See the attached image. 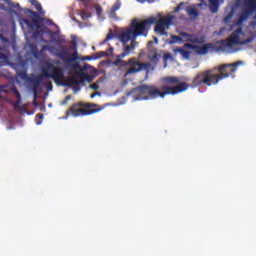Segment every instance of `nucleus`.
<instances>
[{
	"instance_id": "b1692460",
	"label": "nucleus",
	"mask_w": 256,
	"mask_h": 256,
	"mask_svg": "<svg viewBox=\"0 0 256 256\" xmlns=\"http://www.w3.org/2000/svg\"><path fill=\"white\" fill-rule=\"evenodd\" d=\"M46 87H47V91H53V84H51V82H48L46 84Z\"/></svg>"
},
{
	"instance_id": "dca6fc26",
	"label": "nucleus",
	"mask_w": 256,
	"mask_h": 256,
	"mask_svg": "<svg viewBox=\"0 0 256 256\" xmlns=\"http://www.w3.org/2000/svg\"><path fill=\"white\" fill-rule=\"evenodd\" d=\"M30 3L37 9V11H39L40 15H45V12H43V7L37 0H30Z\"/></svg>"
},
{
	"instance_id": "7c9ffc66",
	"label": "nucleus",
	"mask_w": 256,
	"mask_h": 256,
	"mask_svg": "<svg viewBox=\"0 0 256 256\" xmlns=\"http://www.w3.org/2000/svg\"><path fill=\"white\" fill-rule=\"evenodd\" d=\"M154 41L156 44L159 43V40L157 39V37H154Z\"/></svg>"
},
{
	"instance_id": "f8f14e48",
	"label": "nucleus",
	"mask_w": 256,
	"mask_h": 256,
	"mask_svg": "<svg viewBox=\"0 0 256 256\" xmlns=\"http://www.w3.org/2000/svg\"><path fill=\"white\" fill-rule=\"evenodd\" d=\"M124 65H130V69H128L125 73V77L127 75H132L133 73H139V71H143V69H147L151 63H139L137 59L131 58L127 62H123Z\"/></svg>"
},
{
	"instance_id": "a211bd4d",
	"label": "nucleus",
	"mask_w": 256,
	"mask_h": 256,
	"mask_svg": "<svg viewBox=\"0 0 256 256\" xmlns=\"http://www.w3.org/2000/svg\"><path fill=\"white\" fill-rule=\"evenodd\" d=\"M109 49L106 52H100V55L98 57H95L94 59H99L101 57H105V55H112L114 48L111 46V43H108Z\"/></svg>"
},
{
	"instance_id": "473e14b6",
	"label": "nucleus",
	"mask_w": 256,
	"mask_h": 256,
	"mask_svg": "<svg viewBox=\"0 0 256 256\" xmlns=\"http://www.w3.org/2000/svg\"><path fill=\"white\" fill-rule=\"evenodd\" d=\"M69 99H71V96H67V97L65 98L66 101H69Z\"/></svg>"
},
{
	"instance_id": "c9c22d12",
	"label": "nucleus",
	"mask_w": 256,
	"mask_h": 256,
	"mask_svg": "<svg viewBox=\"0 0 256 256\" xmlns=\"http://www.w3.org/2000/svg\"><path fill=\"white\" fill-rule=\"evenodd\" d=\"M43 42H44V43H47V41H46V40H43Z\"/></svg>"
},
{
	"instance_id": "c756f323",
	"label": "nucleus",
	"mask_w": 256,
	"mask_h": 256,
	"mask_svg": "<svg viewBox=\"0 0 256 256\" xmlns=\"http://www.w3.org/2000/svg\"><path fill=\"white\" fill-rule=\"evenodd\" d=\"M138 3H145L146 0H136Z\"/></svg>"
},
{
	"instance_id": "f3484780",
	"label": "nucleus",
	"mask_w": 256,
	"mask_h": 256,
	"mask_svg": "<svg viewBox=\"0 0 256 256\" xmlns=\"http://www.w3.org/2000/svg\"><path fill=\"white\" fill-rule=\"evenodd\" d=\"M115 34H113V31L110 30V33L106 36V38L100 42V45H105L106 43H109V41H115Z\"/></svg>"
},
{
	"instance_id": "e433bc0d",
	"label": "nucleus",
	"mask_w": 256,
	"mask_h": 256,
	"mask_svg": "<svg viewBox=\"0 0 256 256\" xmlns=\"http://www.w3.org/2000/svg\"><path fill=\"white\" fill-rule=\"evenodd\" d=\"M176 9H177V11H178L179 7H177Z\"/></svg>"
},
{
	"instance_id": "9d476101",
	"label": "nucleus",
	"mask_w": 256,
	"mask_h": 256,
	"mask_svg": "<svg viewBox=\"0 0 256 256\" xmlns=\"http://www.w3.org/2000/svg\"><path fill=\"white\" fill-rule=\"evenodd\" d=\"M187 49H193L198 55H207L209 49H211V44H206L203 46H195L193 44H185L183 48H177L174 50V53L177 55L179 53L182 59H189L191 57V51Z\"/></svg>"
},
{
	"instance_id": "39448f33",
	"label": "nucleus",
	"mask_w": 256,
	"mask_h": 256,
	"mask_svg": "<svg viewBox=\"0 0 256 256\" xmlns=\"http://www.w3.org/2000/svg\"><path fill=\"white\" fill-rule=\"evenodd\" d=\"M20 25L24 31L25 39H26V45L24 49L28 53V55H32L34 59H37L38 61H40L41 68L43 67V64L47 63V61H50V63L59 61V60H53L49 58L47 54H45V51L49 49V46L47 45L43 46L40 51H37V45L29 41L30 35H32V39H34V41H37V39H39V35H41V32H39V30L35 31V28L37 27V23L35 21L20 19Z\"/></svg>"
},
{
	"instance_id": "6ab92c4d",
	"label": "nucleus",
	"mask_w": 256,
	"mask_h": 256,
	"mask_svg": "<svg viewBox=\"0 0 256 256\" xmlns=\"http://www.w3.org/2000/svg\"><path fill=\"white\" fill-rule=\"evenodd\" d=\"M235 15V10H231L226 17L223 19V23L227 24V23H231V21H233V17Z\"/></svg>"
},
{
	"instance_id": "2f4dec72",
	"label": "nucleus",
	"mask_w": 256,
	"mask_h": 256,
	"mask_svg": "<svg viewBox=\"0 0 256 256\" xmlns=\"http://www.w3.org/2000/svg\"><path fill=\"white\" fill-rule=\"evenodd\" d=\"M62 105H67V100L66 99L62 102Z\"/></svg>"
},
{
	"instance_id": "c85d7f7f",
	"label": "nucleus",
	"mask_w": 256,
	"mask_h": 256,
	"mask_svg": "<svg viewBox=\"0 0 256 256\" xmlns=\"http://www.w3.org/2000/svg\"><path fill=\"white\" fill-rule=\"evenodd\" d=\"M165 59H171V54H167V55L165 56Z\"/></svg>"
},
{
	"instance_id": "f257e3e1",
	"label": "nucleus",
	"mask_w": 256,
	"mask_h": 256,
	"mask_svg": "<svg viewBox=\"0 0 256 256\" xmlns=\"http://www.w3.org/2000/svg\"><path fill=\"white\" fill-rule=\"evenodd\" d=\"M0 41L2 47L0 46V67L5 65H14V69L17 73V77L22 79V81H27L32 87L34 97H37V93H41V83H43V78L53 79L55 83H59L65 79V72L63 67H61V61H46L41 68L42 74L34 75L32 77H27V65L29 64V58L23 60L20 55L13 56L9 53L11 50L13 53H17V42L15 37L11 40L3 37V30L0 31Z\"/></svg>"
},
{
	"instance_id": "412c9836",
	"label": "nucleus",
	"mask_w": 256,
	"mask_h": 256,
	"mask_svg": "<svg viewBox=\"0 0 256 256\" xmlns=\"http://www.w3.org/2000/svg\"><path fill=\"white\" fill-rule=\"evenodd\" d=\"M158 62H159V57L157 56V53H154L152 57H150V63L152 65H157Z\"/></svg>"
},
{
	"instance_id": "20e7f679",
	"label": "nucleus",
	"mask_w": 256,
	"mask_h": 256,
	"mask_svg": "<svg viewBox=\"0 0 256 256\" xmlns=\"http://www.w3.org/2000/svg\"><path fill=\"white\" fill-rule=\"evenodd\" d=\"M163 86L161 90L154 86L142 85L132 90L130 95H136L134 101H147L149 99H157V97H165V95H178L189 89V85L175 76L165 77L162 80Z\"/></svg>"
},
{
	"instance_id": "5701e85b",
	"label": "nucleus",
	"mask_w": 256,
	"mask_h": 256,
	"mask_svg": "<svg viewBox=\"0 0 256 256\" xmlns=\"http://www.w3.org/2000/svg\"><path fill=\"white\" fill-rule=\"evenodd\" d=\"M42 122H43V114H38L36 116V125H41Z\"/></svg>"
},
{
	"instance_id": "72a5a7b5",
	"label": "nucleus",
	"mask_w": 256,
	"mask_h": 256,
	"mask_svg": "<svg viewBox=\"0 0 256 256\" xmlns=\"http://www.w3.org/2000/svg\"><path fill=\"white\" fill-rule=\"evenodd\" d=\"M82 1H83V3H87L88 0H82Z\"/></svg>"
},
{
	"instance_id": "a878e982",
	"label": "nucleus",
	"mask_w": 256,
	"mask_h": 256,
	"mask_svg": "<svg viewBox=\"0 0 256 256\" xmlns=\"http://www.w3.org/2000/svg\"><path fill=\"white\" fill-rule=\"evenodd\" d=\"M97 95H99V92H95V93L91 94V99H95V97H97Z\"/></svg>"
},
{
	"instance_id": "ddd939ff",
	"label": "nucleus",
	"mask_w": 256,
	"mask_h": 256,
	"mask_svg": "<svg viewBox=\"0 0 256 256\" xmlns=\"http://www.w3.org/2000/svg\"><path fill=\"white\" fill-rule=\"evenodd\" d=\"M13 93L14 97H16V101L14 103L15 109H19L21 107V93H19V90L15 88V84L9 83L0 85V93Z\"/></svg>"
},
{
	"instance_id": "7ed1b4c3",
	"label": "nucleus",
	"mask_w": 256,
	"mask_h": 256,
	"mask_svg": "<svg viewBox=\"0 0 256 256\" xmlns=\"http://www.w3.org/2000/svg\"><path fill=\"white\" fill-rule=\"evenodd\" d=\"M235 5L241 7L242 11L233 20L231 29L238 28L232 32L229 38L219 43L218 51L223 53H237V51H241L239 45H249L256 37L251 30L242 28L248 19H256V0H236Z\"/></svg>"
},
{
	"instance_id": "9b49d317",
	"label": "nucleus",
	"mask_w": 256,
	"mask_h": 256,
	"mask_svg": "<svg viewBox=\"0 0 256 256\" xmlns=\"http://www.w3.org/2000/svg\"><path fill=\"white\" fill-rule=\"evenodd\" d=\"M101 111V108L97 110H87L85 108H81L80 104H74L66 113V117L64 119H67L70 115L73 117H85V115H93V113H97Z\"/></svg>"
},
{
	"instance_id": "2eb2a0df",
	"label": "nucleus",
	"mask_w": 256,
	"mask_h": 256,
	"mask_svg": "<svg viewBox=\"0 0 256 256\" xmlns=\"http://www.w3.org/2000/svg\"><path fill=\"white\" fill-rule=\"evenodd\" d=\"M119 9H121V0H115L114 4L110 8H108L107 15L111 19H115V17H117V11H119Z\"/></svg>"
},
{
	"instance_id": "f704fd0d",
	"label": "nucleus",
	"mask_w": 256,
	"mask_h": 256,
	"mask_svg": "<svg viewBox=\"0 0 256 256\" xmlns=\"http://www.w3.org/2000/svg\"><path fill=\"white\" fill-rule=\"evenodd\" d=\"M148 43H149V45H151V43H153V42H152V41H149Z\"/></svg>"
},
{
	"instance_id": "393cba45",
	"label": "nucleus",
	"mask_w": 256,
	"mask_h": 256,
	"mask_svg": "<svg viewBox=\"0 0 256 256\" xmlns=\"http://www.w3.org/2000/svg\"><path fill=\"white\" fill-rule=\"evenodd\" d=\"M90 89H93L94 91H97V89H99V85L98 84H91L90 85Z\"/></svg>"
},
{
	"instance_id": "423d86ee",
	"label": "nucleus",
	"mask_w": 256,
	"mask_h": 256,
	"mask_svg": "<svg viewBox=\"0 0 256 256\" xmlns=\"http://www.w3.org/2000/svg\"><path fill=\"white\" fill-rule=\"evenodd\" d=\"M239 65H243V61L219 66V74L213 73V70L201 72L194 78L192 85L193 87H199V85H207L208 87H211V85H217V83L222 79H227V77H229V73H235L236 69L233 67H239Z\"/></svg>"
},
{
	"instance_id": "bb28decb",
	"label": "nucleus",
	"mask_w": 256,
	"mask_h": 256,
	"mask_svg": "<svg viewBox=\"0 0 256 256\" xmlns=\"http://www.w3.org/2000/svg\"><path fill=\"white\" fill-rule=\"evenodd\" d=\"M256 23L255 22H251L250 23V27H252V29H255Z\"/></svg>"
},
{
	"instance_id": "f03ea898",
	"label": "nucleus",
	"mask_w": 256,
	"mask_h": 256,
	"mask_svg": "<svg viewBox=\"0 0 256 256\" xmlns=\"http://www.w3.org/2000/svg\"><path fill=\"white\" fill-rule=\"evenodd\" d=\"M173 19H175V16L171 14L163 17L161 13H158L144 21L137 19L132 20L130 27L121 30L116 36V39L123 45V52L116 56L117 60L114 62V65H121V63H123L121 59L129 57L131 51H135L138 45L137 37H147L151 25H155L156 23L154 28L155 33L167 37V30L173 25Z\"/></svg>"
},
{
	"instance_id": "4468645a",
	"label": "nucleus",
	"mask_w": 256,
	"mask_h": 256,
	"mask_svg": "<svg viewBox=\"0 0 256 256\" xmlns=\"http://www.w3.org/2000/svg\"><path fill=\"white\" fill-rule=\"evenodd\" d=\"M183 41L190 42V43H199V38L195 35H190L185 32L180 33V36L172 35L171 39L169 40V45H173L175 43H183Z\"/></svg>"
},
{
	"instance_id": "cd10ccee",
	"label": "nucleus",
	"mask_w": 256,
	"mask_h": 256,
	"mask_svg": "<svg viewBox=\"0 0 256 256\" xmlns=\"http://www.w3.org/2000/svg\"><path fill=\"white\" fill-rule=\"evenodd\" d=\"M91 59H93V58H91V56H88V57H86V58L84 59V61H91Z\"/></svg>"
},
{
	"instance_id": "0eeeda50",
	"label": "nucleus",
	"mask_w": 256,
	"mask_h": 256,
	"mask_svg": "<svg viewBox=\"0 0 256 256\" xmlns=\"http://www.w3.org/2000/svg\"><path fill=\"white\" fill-rule=\"evenodd\" d=\"M61 49L57 50L55 53V47L48 46L46 51H49L51 55H55L59 59H62L64 63H74V61L79 60V54L77 52V44H73L72 46H60Z\"/></svg>"
},
{
	"instance_id": "6e6552de",
	"label": "nucleus",
	"mask_w": 256,
	"mask_h": 256,
	"mask_svg": "<svg viewBox=\"0 0 256 256\" xmlns=\"http://www.w3.org/2000/svg\"><path fill=\"white\" fill-rule=\"evenodd\" d=\"M87 69H91V66L89 64H85L82 68L79 69L77 72V76L71 77L65 84L66 87H71L73 89L74 93H77L81 91V85L85 83H91L93 79H95L93 76L87 74ZM77 77H80L77 78Z\"/></svg>"
},
{
	"instance_id": "4be33fe9",
	"label": "nucleus",
	"mask_w": 256,
	"mask_h": 256,
	"mask_svg": "<svg viewBox=\"0 0 256 256\" xmlns=\"http://www.w3.org/2000/svg\"><path fill=\"white\" fill-rule=\"evenodd\" d=\"M226 33H227V28L225 27H222L220 28L219 31L214 32L215 35H226Z\"/></svg>"
},
{
	"instance_id": "aec40b11",
	"label": "nucleus",
	"mask_w": 256,
	"mask_h": 256,
	"mask_svg": "<svg viewBox=\"0 0 256 256\" xmlns=\"http://www.w3.org/2000/svg\"><path fill=\"white\" fill-rule=\"evenodd\" d=\"M80 17H81V19H83V21H87L88 19H91V13H89L85 10H82L80 12Z\"/></svg>"
},
{
	"instance_id": "1a4fd4ad",
	"label": "nucleus",
	"mask_w": 256,
	"mask_h": 256,
	"mask_svg": "<svg viewBox=\"0 0 256 256\" xmlns=\"http://www.w3.org/2000/svg\"><path fill=\"white\" fill-rule=\"evenodd\" d=\"M202 4L191 5L186 8V13L189 15L190 19H197L199 17V12H197V7H201V5H207L209 3V9L211 13H217L219 11V7L223 0H200Z\"/></svg>"
}]
</instances>
